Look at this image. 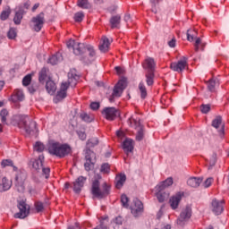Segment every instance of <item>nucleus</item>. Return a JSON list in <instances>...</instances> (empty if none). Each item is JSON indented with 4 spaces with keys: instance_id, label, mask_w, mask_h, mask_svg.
Wrapping results in <instances>:
<instances>
[{
    "instance_id": "obj_29",
    "label": "nucleus",
    "mask_w": 229,
    "mask_h": 229,
    "mask_svg": "<svg viewBox=\"0 0 229 229\" xmlns=\"http://www.w3.org/2000/svg\"><path fill=\"white\" fill-rule=\"evenodd\" d=\"M110 24L112 30L119 29L121 26V15L117 14L114 16H112L110 19Z\"/></svg>"
},
{
    "instance_id": "obj_20",
    "label": "nucleus",
    "mask_w": 229,
    "mask_h": 229,
    "mask_svg": "<svg viewBox=\"0 0 229 229\" xmlns=\"http://www.w3.org/2000/svg\"><path fill=\"white\" fill-rule=\"evenodd\" d=\"M212 126L216 130L217 128H220V135H225V123H223V118L221 116L218 115L212 121Z\"/></svg>"
},
{
    "instance_id": "obj_41",
    "label": "nucleus",
    "mask_w": 229,
    "mask_h": 229,
    "mask_svg": "<svg viewBox=\"0 0 229 229\" xmlns=\"http://www.w3.org/2000/svg\"><path fill=\"white\" fill-rule=\"evenodd\" d=\"M15 187L18 192H24V181L19 180V176H16Z\"/></svg>"
},
{
    "instance_id": "obj_15",
    "label": "nucleus",
    "mask_w": 229,
    "mask_h": 229,
    "mask_svg": "<svg viewBox=\"0 0 229 229\" xmlns=\"http://www.w3.org/2000/svg\"><path fill=\"white\" fill-rule=\"evenodd\" d=\"M45 21L46 20L44 19V13H40L36 17H33L31 19V22L33 23L34 31H37V32L40 31L42 28H44Z\"/></svg>"
},
{
    "instance_id": "obj_25",
    "label": "nucleus",
    "mask_w": 229,
    "mask_h": 229,
    "mask_svg": "<svg viewBox=\"0 0 229 229\" xmlns=\"http://www.w3.org/2000/svg\"><path fill=\"white\" fill-rule=\"evenodd\" d=\"M78 80H80V76L74 73H68V81L67 85L69 87H76L78 85Z\"/></svg>"
},
{
    "instance_id": "obj_4",
    "label": "nucleus",
    "mask_w": 229,
    "mask_h": 229,
    "mask_svg": "<svg viewBox=\"0 0 229 229\" xmlns=\"http://www.w3.org/2000/svg\"><path fill=\"white\" fill-rule=\"evenodd\" d=\"M91 194L98 199H105V198L110 196V185L104 182L101 186L99 180L95 179L91 184Z\"/></svg>"
},
{
    "instance_id": "obj_35",
    "label": "nucleus",
    "mask_w": 229,
    "mask_h": 229,
    "mask_svg": "<svg viewBox=\"0 0 229 229\" xmlns=\"http://www.w3.org/2000/svg\"><path fill=\"white\" fill-rule=\"evenodd\" d=\"M157 192L156 194L159 203H164L167 198H169V194L164 192V190H160L158 189V187L157 186Z\"/></svg>"
},
{
    "instance_id": "obj_61",
    "label": "nucleus",
    "mask_w": 229,
    "mask_h": 229,
    "mask_svg": "<svg viewBox=\"0 0 229 229\" xmlns=\"http://www.w3.org/2000/svg\"><path fill=\"white\" fill-rule=\"evenodd\" d=\"M79 135V138L81 139V140H85V139H87V134L83 131H78L77 132Z\"/></svg>"
},
{
    "instance_id": "obj_40",
    "label": "nucleus",
    "mask_w": 229,
    "mask_h": 229,
    "mask_svg": "<svg viewBox=\"0 0 229 229\" xmlns=\"http://www.w3.org/2000/svg\"><path fill=\"white\" fill-rule=\"evenodd\" d=\"M1 165L2 167H13V171H17V166L13 165V161L12 159H4Z\"/></svg>"
},
{
    "instance_id": "obj_60",
    "label": "nucleus",
    "mask_w": 229,
    "mask_h": 229,
    "mask_svg": "<svg viewBox=\"0 0 229 229\" xmlns=\"http://www.w3.org/2000/svg\"><path fill=\"white\" fill-rule=\"evenodd\" d=\"M92 166H94V165H92V163L86 161V163L84 164V167L86 171H90V169H92Z\"/></svg>"
},
{
    "instance_id": "obj_48",
    "label": "nucleus",
    "mask_w": 229,
    "mask_h": 229,
    "mask_svg": "<svg viewBox=\"0 0 229 229\" xmlns=\"http://www.w3.org/2000/svg\"><path fill=\"white\" fill-rule=\"evenodd\" d=\"M10 13H12V10H10V9L3 11L0 15L1 21H6V19H8L10 17Z\"/></svg>"
},
{
    "instance_id": "obj_18",
    "label": "nucleus",
    "mask_w": 229,
    "mask_h": 229,
    "mask_svg": "<svg viewBox=\"0 0 229 229\" xmlns=\"http://www.w3.org/2000/svg\"><path fill=\"white\" fill-rule=\"evenodd\" d=\"M183 196H185V194L182 191H179L170 198L169 203L173 210H176V208H178V205H180V202L182 201V198H183Z\"/></svg>"
},
{
    "instance_id": "obj_64",
    "label": "nucleus",
    "mask_w": 229,
    "mask_h": 229,
    "mask_svg": "<svg viewBox=\"0 0 229 229\" xmlns=\"http://www.w3.org/2000/svg\"><path fill=\"white\" fill-rule=\"evenodd\" d=\"M29 192L30 194H37V191L31 186L29 187Z\"/></svg>"
},
{
    "instance_id": "obj_36",
    "label": "nucleus",
    "mask_w": 229,
    "mask_h": 229,
    "mask_svg": "<svg viewBox=\"0 0 229 229\" xmlns=\"http://www.w3.org/2000/svg\"><path fill=\"white\" fill-rule=\"evenodd\" d=\"M138 90L142 99H146V98H148V89H146V85H144V82L141 81L139 83Z\"/></svg>"
},
{
    "instance_id": "obj_46",
    "label": "nucleus",
    "mask_w": 229,
    "mask_h": 229,
    "mask_svg": "<svg viewBox=\"0 0 229 229\" xmlns=\"http://www.w3.org/2000/svg\"><path fill=\"white\" fill-rule=\"evenodd\" d=\"M85 19V14L83 12H78L74 14L75 22H81Z\"/></svg>"
},
{
    "instance_id": "obj_63",
    "label": "nucleus",
    "mask_w": 229,
    "mask_h": 229,
    "mask_svg": "<svg viewBox=\"0 0 229 229\" xmlns=\"http://www.w3.org/2000/svg\"><path fill=\"white\" fill-rule=\"evenodd\" d=\"M114 69L117 74H123V72H124V71L123 70V68H121V66H116Z\"/></svg>"
},
{
    "instance_id": "obj_54",
    "label": "nucleus",
    "mask_w": 229,
    "mask_h": 229,
    "mask_svg": "<svg viewBox=\"0 0 229 229\" xmlns=\"http://www.w3.org/2000/svg\"><path fill=\"white\" fill-rule=\"evenodd\" d=\"M100 171L104 174L110 173V165H108L107 163L103 164L101 165Z\"/></svg>"
},
{
    "instance_id": "obj_26",
    "label": "nucleus",
    "mask_w": 229,
    "mask_h": 229,
    "mask_svg": "<svg viewBox=\"0 0 229 229\" xmlns=\"http://www.w3.org/2000/svg\"><path fill=\"white\" fill-rule=\"evenodd\" d=\"M12 189V181L8 180L6 177L2 179V183H0V192H4Z\"/></svg>"
},
{
    "instance_id": "obj_47",
    "label": "nucleus",
    "mask_w": 229,
    "mask_h": 229,
    "mask_svg": "<svg viewBox=\"0 0 229 229\" xmlns=\"http://www.w3.org/2000/svg\"><path fill=\"white\" fill-rule=\"evenodd\" d=\"M128 201H130V199H128V196L125 194H123L121 196V203L124 208H128L130 207V204H128Z\"/></svg>"
},
{
    "instance_id": "obj_1",
    "label": "nucleus",
    "mask_w": 229,
    "mask_h": 229,
    "mask_svg": "<svg viewBox=\"0 0 229 229\" xmlns=\"http://www.w3.org/2000/svg\"><path fill=\"white\" fill-rule=\"evenodd\" d=\"M67 46L68 47L72 48L74 55L81 56V61L83 62V64H89L94 62V58H96V50L94 49V47L74 40L70 41Z\"/></svg>"
},
{
    "instance_id": "obj_10",
    "label": "nucleus",
    "mask_w": 229,
    "mask_h": 229,
    "mask_svg": "<svg viewBox=\"0 0 229 229\" xmlns=\"http://www.w3.org/2000/svg\"><path fill=\"white\" fill-rule=\"evenodd\" d=\"M18 208L20 212L14 214L15 219H25V217L30 216V206H28L24 200L18 202Z\"/></svg>"
},
{
    "instance_id": "obj_21",
    "label": "nucleus",
    "mask_w": 229,
    "mask_h": 229,
    "mask_svg": "<svg viewBox=\"0 0 229 229\" xmlns=\"http://www.w3.org/2000/svg\"><path fill=\"white\" fill-rule=\"evenodd\" d=\"M155 59L148 57L142 64L143 69L147 70V72H155Z\"/></svg>"
},
{
    "instance_id": "obj_28",
    "label": "nucleus",
    "mask_w": 229,
    "mask_h": 229,
    "mask_svg": "<svg viewBox=\"0 0 229 229\" xmlns=\"http://www.w3.org/2000/svg\"><path fill=\"white\" fill-rule=\"evenodd\" d=\"M86 162H89L92 165L96 164V153L94 151L90 150L89 148H86Z\"/></svg>"
},
{
    "instance_id": "obj_45",
    "label": "nucleus",
    "mask_w": 229,
    "mask_h": 229,
    "mask_svg": "<svg viewBox=\"0 0 229 229\" xmlns=\"http://www.w3.org/2000/svg\"><path fill=\"white\" fill-rule=\"evenodd\" d=\"M7 37L10 38V40L15 39L17 38V29L11 28L7 32Z\"/></svg>"
},
{
    "instance_id": "obj_59",
    "label": "nucleus",
    "mask_w": 229,
    "mask_h": 229,
    "mask_svg": "<svg viewBox=\"0 0 229 229\" xmlns=\"http://www.w3.org/2000/svg\"><path fill=\"white\" fill-rule=\"evenodd\" d=\"M99 106H100L99 102H92L90 104L91 110H98Z\"/></svg>"
},
{
    "instance_id": "obj_3",
    "label": "nucleus",
    "mask_w": 229,
    "mask_h": 229,
    "mask_svg": "<svg viewBox=\"0 0 229 229\" xmlns=\"http://www.w3.org/2000/svg\"><path fill=\"white\" fill-rule=\"evenodd\" d=\"M48 153L58 158H65V157L72 153V148L67 143H60L58 141L50 142L48 145Z\"/></svg>"
},
{
    "instance_id": "obj_53",
    "label": "nucleus",
    "mask_w": 229,
    "mask_h": 229,
    "mask_svg": "<svg viewBox=\"0 0 229 229\" xmlns=\"http://www.w3.org/2000/svg\"><path fill=\"white\" fill-rule=\"evenodd\" d=\"M216 162H217V154L213 153L211 157L209 158V165H211V167H214V165H216Z\"/></svg>"
},
{
    "instance_id": "obj_7",
    "label": "nucleus",
    "mask_w": 229,
    "mask_h": 229,
    "mask_svg": "<svg viewBox=\"0 0 229 229\" xmlns=\"http://www.w3.org/2000/svg\"><path fill=\"white\" fill-rule=\"evenodd\" d=\"M128 124L131 126V128L137 130L136 140L140 142V140L144 139V125H142V123H140V119H135L133 116H131L128 120Z\"/></svg>"
},
{
    "instance_id": "obj_8",
    "label": "nucleus",
    "mask_w": 229,
    "mask_h": 229,
    "mask_svg": "<svg viewBox=\"0 0 229 229\" xmlns=\"http://www.w3.org/2000/svg\"><path fill=\"white\" fill-rule=\"evenodd\" d=\"M124 89H126V78L121 79L114 87L113 93L109 97L110 103H114V99L115 98H121L123 96V92H124Z\"/></svg>"
},
{
    "instance_id": "obj_43",
    "label": "nucleus",
    "mask_w": 229,
    "mask_h": 229,
    "mask_svg": "<svg viewBox=\"0 0 229 229\" xmlns=\"http://www.w3.org/2000/svg\"><path fill=\"white\" fill-rule=\"evenodd\" d=\"M80 117L85 123H92V121H94V117H92L90 114H88L87 113L81 114Z\"/></svg>"
},
{
    "instance_id": "obj_56",
    "label": "nucleus",
    "mask_w": 229,
    "mask_h": 229,
    "mask_svg": "<svg viewBox=\"0 0 229 229\" xmlns=\"http://www.w3.org/2000/svg\"><path fill=\"white\" fill-rule=\"evenodd\" d=\"M35 208L37 212H42L44 210V204L40 201L35 203Z\"/></svg>"
},
{
    "instance_id": "obj_52",
    "label": "nucleus",
    "mask_w": 229,
    "mask_h": 229,
    "mask_svg": "<svg viewBox=\"0 0 229 229\" xmlns=\"http://www.w3.org/2000/svg\"><path fill=\"white\" fill-rule=\"evenodd\" d=\"M160 1L162 0H150V3L152 4L151 12H153V13H157L158 12L157 10V5L158 4V3H160Z\"/></svg>"
},
{
    "instance_id": "obj_19",
    "label": "nucleus",
    "mask_w": 229,
    "mask_h": 229,
    "mask_svg": "<svg viewBox=\"0 0 229 229\" xmlns=\"http://www.w3.org/2000/svg\"><path fill=\"white\" fill-rule=\"evenodd\" d=\"M51 80V76L49 75V68L43 67L38 72V81L42 85Z\"/></svg>"
},
{
    "instance_id": "obj_31",
    "label": "nucleus",
    "mask_w": 229,
    "mask_h": 229,
    "mask_svg": "<svg viewBox=\"0 0 229 229\" xmlns=\"http://www.w3.org/2000/svg\"><path fill=\"white\" fill-rule=\"evenodd\" d=\"M201 182H203V178L201 177H191L190 179H188L187 184L190 187L196 188L199 185H201Z\"/></svg>"
},
{
    "instance_id": "obj_27",
    "label": "nucleus",
    "mask_w": 229,
    "mask_h": 229,
    "mask_svg": "<svg viewBox=\"0 0 229 229\" xmlns=\"http://www.w3.org/2000/svg\"><path fill=\"white\" fill-rule=\"evenodd\" d=\"M126 182V174H119L115 177V187L117 189H123V185H124V182Z\"/></svg>"
},
{
    "instance_id": "obj_33",
    "label": "nucleus",
    "mask_w": 229,
    "mask_h": 229,
    "mask_svg": "<svg viewBox=\"0 0 229 229\" xmlns=\"http://www.w3.org/2000/svg\"><path fill=\"white\" fill-rule=\"evenodd\" d=\"M46 89L48 94H55L56 90V84L55 83V81H53V80L49 79L46 81Z\"/></svg>"
},
{
    "instance_id": "obj_62",
    "label": "nucleus",
    "mask_w": 229,
    "mask_h": 229,
    "mask_svg": "<svg viewBox=\"0 0 229 229\" xmlns=\"http://www.w3.org/2000/svg\"><path fill=\"white\" fill-rule=\"evenodd\" d=\"M168 46L170 47H176V39L174 38L172 40L168 42Z\"/></svg>"
},
{
    "instance_id": "obj_17",
    "label": "nucleus",
    "mask_w": 229,
    "mask_h": 229,
    "mask_svg": "<svg viewBox=\"0 0 229 229\" xmlns=\"http://www.w3.org/2000/svg\"><path fill=\"white\" fill-rule=\"evenodd\" d=\"M86 182L87 177L83 175L79 176L75 182H73V191L76 194H80L81 192V189H83Z\"/></svg>"
},
{
    "instance_id": "obj_5",
    "label": "nucleus",
    "mask_w": 229,
    "mask_h": 229,
    "mask_svg": "<svg viewBox=\"0 0 229 229\" xmlns=\"http://www.w3.org/2000/svg\"><path fill=\"white\" fill-rule=\"evenodd\" d=\"M30 165H32L35 171H42V176L47 180L49 178V174L51 173V169L49 167H44V155H39L38 158L30 159Z\"/></svg>"
},
{
    "instance_id": "obj_49",
    "label": "nucleus",
    "mask_w": 229,
    "mask_h": 229,
    "mask_svg": "<svg viewBox=\"0 0 229 229\" xmlns=\"http://www.w3.org/2000/svg\"><path fill=\"white\" fill-rule=\"evenodd\" d=\"M30 83H31V74H28L22 79L23 87H28Z\"/></svg>"
},
{
    "instance_id": "obj_24",
    "label": "nucleus",
    "mask_w": 229,
    "mask_h": 229,
    "mask_svg": "<svg viewBox=\"0 0 229 229\" xmlns=\"http://www.w3.org/2000/svg\"><path fill=\"white\" fill-rule=\"evenodd\" d=\"M24 13H26V11H24L23 7H19L16 10L14 18H13L14 24H16L17 26H19V24H21V22L22 21V17H24Z\"/></svg>"
},
{
    "instance_id": "obj_30",
    "label": "nucleus",
    "mask_w": 229,
    "mask_h": 229,
    "mask_svg": "<svg viewBox=\"0 0 229 229\" xmlns=\"http://www.w3.org/2000/svg\"><path fill=\"white\" fill-rule=\"evenodd\" d=\"M110 47V40L106 37H102L101 44L99 45V50L102 53H106Z\"/></svg>"
},
{
    "instance_id": "obj_34",
    "label": "nucleus",
    "mask_w": 229,
    "mask_h": 229,
    "mask_svg": "<svg viewBox=\"0 0 229 229\" xmlns=\"http://www.w3.org/2000/svg\"><path fill=\"white\" fill-rule=\"evenodd\" d=\"M173 183H174L173 177H168L167 179H165V181L160 182L157 187L160 191H165V189H167V187H171V185H173Z\"/></svg>"
},
{
    "instance_id": "obj_58",
    "label": "nucleus",
    "mask_w": 229,
    "mask_h": 229,
    "mask_svg": "<svg viewBox=\"0 0 229 229\" xmlns=\"http://www.w3.org/2000/svg\"><path fill=\"white\" fill-rule=\"evenodd\" d=\"M212 182H214L213 178H208L204 182L205 189H208L212 185Z\"/></svg>"
},
{
    "instance_id": "obj_32",
    "label": "nucleus",
    "mask_w": 229,
    "mask_h": 229,
    "mask_svg": "<svg viewBox=\"0 0 229 229\" xmlns=\"http://www.w3.org/2000/svg\"><path fill=\"white\" fill-rule=\"evenodd\" d=\"M64 58L62 57V54L57 52L48 59V64H51V65H56V64L62 62Z\"/></svg>"
},
{
    "instance_id": "obj_23",
    "label": "nucleus",
    "mask_w": 229,
    "mask_h": 229,
    "mask_svg": "<svg viewBox=\"0 0 229 229\" xmlns=\"http://www.w3.org/2000/svg\"><path fill=\"white\" fill-rule=\"evenodd\" d=\"M13 103H19L24 101V92L21 89H15L11 96Z\"/></svg>"
},
{
    "instance_id": "obj_6",
    "label": "nucleus",
    "mask_w": 229,
    "mask_h": 229,
    "mask_svg": "<svg viewBox=\"0 0 229 229\" xmlns=\"http://www.w3.org/2000/svg\"><path fill=\"white\" fill-rule=\"evenodd\" d=\"M194 38H196L195 43H194V47H195L196 53H198V51H199V49L201 51H205L207 43L201 41V38H198V31H196L195 30H187V40H189V42H193Z\"/></svg>"
},
{
    "instance_id": "obj_44",
    "label": "nucleus",
    "mask_w": 229,
    "mask_h": 229,
    "mask_svg": "<svg viewBox=\"0 0 229 229\" xmlns=\"http://www.w3.org/2000/svg\"><path fill=\"white\" fill-rule=\"evenodd\" d=\"M46 149V147L44 146V143L40 141H37L34 145V151H37L38 153H42Z\"/></svg>"
},
{
    "instance_id": "obj_2",
    "label": "nucleus",
    "mask_w": 229,
    "mask_h": 229,
    "mask_svg": "<svg viewBox=\"0 0 229 229\" xmlns=\"http://www.w3.org/2000/svg\"><path fill=\"white\" fill-rule=\"evenodd\" d=\"M13 124L18 126L21 130H24L27 135H31V132L35 131L37 128V123L26 114H15L13 117Z\"/></svg>"
},
{
    "instance_id": "obj_42",
    "label": "nucleus",
    "mask_w": 229,
    "mask_h": 229,
    "mask_svg": "<svg viewBox=\"0 0 229 229\" xmlns=\"http://www.w3.org/2000/svg\"><path fill=\"white\" fill-rule=\"evenodd\" d=\"M99 144V140L98 138H91L87 141V148L90 149V148H94Z\"/></svg>"
},
{
    "instance_id": "obj_38",
    "label": "nucleus",
    "mask_w": 229,
    "mask_h": 229,
    "mask_svg": "<svg viewBox=\"0 0 229 229\" xmlns=\"http://www.w3.org/2000/svg\"><path fill=\"white\" fill-rule=\"evenodd\" d=\"M77 6H79V8H82L83 10H89L92 8V5L90 3H89V0H78Z\"/></svg>"
},
{
    "instance_id": "obj_13",
    "label": "nucleus",
    "mask_w": 229,
    "mask_h": 229,
    "mask_svg": "<svg viewBox=\"0 0 229 229\" xmlns=\"http://www.w3.org/2000/svg\"><path fill=\"white\" fill-rule=\"evenodd\" d=\"M69 89V84L67 82H63L60 87V90L57 91L54 98V103H60V101H64L67 98V89Z\"/></svg>"
},
{
    "instance_id": "obj_50",
    "label": "nucleus",
    "mask_w": 229,
    "mask_h": 229,
    "mask_svg": "<svg viewBox=\"0 0 229 229\" xmlns=\"http://www.w3.org/2000/svg\"><path fill=\"white\" fill-rule=\"evenodd\" d=\"M210 105L209 104H207V105H205V104H202L201 106H200V112L202 113V114H208V112H210Z\"/></svg>"
},
{
    "instance_id": "obj_12",
    "label": "nucleus",
    "mask_w": 229,
    "mask_h": 229,
    "mask_svg": "<svg viewBox=\"0 0 229 229\" xmlns=\"http://www.w3.org/2000/svg\"><path fill=\"white\" fill-rule=\"evenodd\" d=\"M131 212L134 217H139L144 212V204L139 199H133V205L131 206Z\"/></svg>"
},
{
    "instance_id": "obj_14",
    "label": "nucleus",
    "mask_w": 229,
    "mask_h": 229,
    "mask_svg": "<svg viewBox=\"0 0 229 229\" xmlns=\"http://www.w3.org/2000/svg\"><path fill=\"white\" fill-rule=\"evenodd\" d=\"M211 208L212 212H214L216 216H220V214H223L225 210V199L219 200L214 199L211 202Z\"/></svg>"
},
{
    "instance_id": "obj_16",
    "label": "nucleus",
    "mask_w": 229,
    "mask_h": 229,
    "mask_svg": "<svg viewBox=\"0 0 229 229\" xmlns=\"http://www.w3.org/2000/svg\"><path fill=\"white\" fill-rule=\"evenodd\" d=\"M189 64H187V57H182L177 63H172L170 69L175 72H182Z\"/></svg>"
},
{
    "instance_id": "obj_37",
    "label": "nucleus",
    "mask_w": 229,
    "mask_h": 229,
    "mask_svg": "<svg viewBox=\"0 0 229 229\" xmlns=\"http://www.w3.org/2000/svg\"><path fill=\"white\" fill-rule=\"evenodd\" d=\"M146 83L148 87H152L155 83V72H147L145 74Z\"/></svg>"
},
{
    "instance_id": "obj_39",
    "label": "nucleus",
    "mask_w": 229,
    "mask_h": 229,
    "mask_svg": "<svg viewBox=\"0 0 229 229\" xmlns=\"http://www.w3.org/2000/svg\"><path fill=\"white\" fill-rule=\"evenodd\" d=\"M218 81L216 79H211L208 81V89L209 92H216V85H217Z\"/></svg>"
},
{
    "instance_id": "obj_11",
    "label": "nucleus",
    "mask_w": 229,
    "mask_h": 229,
    "mask_svg": "<svg viewBox=\"0 0 229 229\" xmlns=\"http://www.w3.org/2000/svg\"><path fill=\"white\" fill-rule=\"evenodd\" d=\"M192 216V208L187 206L184 209L182 210L180 216L177 219V225L183 226L185 221H189L190 217Z\"/></svg>"
},
{
    "instance_id": "obj_57",
    "label": "nucleus",
    "mask_w": 229,
    "mask_h": 229,
    "mask_svg": "<svg viewBox=\"0 0 229 229\" xmlns=\"http://www.w3.org/2000/svg\"><path fill=\"white\" fill-rule=\"evenodd\" d=\"M37 90H38V84L37 83H33L31 86L29 87V92L30 94L37 92Z\"/></svg>"
},
{
    "instance_id": "obj_55",
    "label": "nucleus",
    "mask_w": 229,
    "mask_h": 229,
    "mask_svg": "<svg viewBox=\"0 0 229 229\" xmlns=\"http://www.w3.org/2000/svg\"><path fill=\"white\" fill-rule=\"evenodd\" d=\"M0 116L2 119V123H4L6 121V117L8 116V110L2 109L0 112Z\"/></svg>"
},
{
    "instance_id": "obj_51",
    "label": "nucleus",
    "mask_w": 229,
    "mask_h": 229,
    "mask_svg": "<svg viewBox=\"0 0 229 229\" xmlns=\"http://www.w3.org/2000/svg\"><path fill=\"white\" fill-rule=\"evenodd\" d=\"M123 221H124V219L121 216H118L114 219H113V223L114 225H116V226H121L123 225Z\"/></svg>"
},
{
    "instance_id": "obj_9",
    "label": "nucleus",
    "mask_w": 229,
    "mask_h": 229,
    "mask_svg": "<svg viewBox=\"0 0 229 229\" xmlns=\"http://www.w3.org/2000/svg\"><path fill=\"white\" fill-rule=\"evenodd\" d=\"M101 114L107 121H115L121 115V112L115 107H105Z\"/></svg>"
},
{
    "instance_id": "obj_22",
    "label": "nucleus",
    "mask_w": 229,
    "mask_h": 229,
    "mask_svg": "<svg viewBox=\"0 0 229 229\" xmlns=\"http://www.w3.org/2000/svg\"><path fill=\"white\" fill-rule=\"evenodd\" d=\"M123 149L126 155L133 151V140L126 138L123 142Z\"/></svg>"
}]
</instances>
